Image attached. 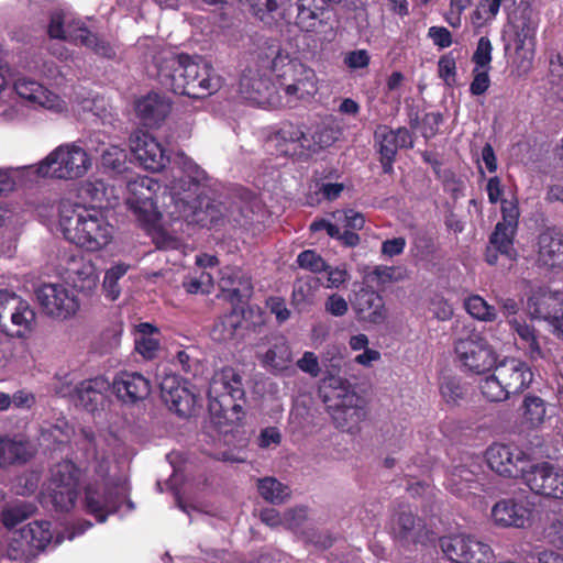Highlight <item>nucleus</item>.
<instances>
[{
  "label": "nucleus",
  "instance_id": "nucleus-36",
  "mask_svg": "<svg viewBox=\"0 0 563 563\" xmlns=\"http://www.w3.org/2000/svg\"><path fill=\"white\" fill-rule=\"evenodd\" d=\"M243 322V309L234 307L229 313H225L216 320L210 331V335L213 341L220 343L242 339L244 334Z\"/></svg>",
  "mask_w": 563,
  "mask_h": 563
},
{
  "label": "nucleus",
  "instance_id": "nucleus-46",
  "mask_svg": "<svg viewBox=\"0 0 563 563\" xmlns=\"http://www.w3.org/2000/svg\"><path fill=\"white\" fill-rule=\"evenodd\" d=\"M257 489L260 495L268 503L274 505L284 504L291 495V490L275 477H264L258 479Z\"/></svg>",
  "mask_w": 563,
  "mask_h": 563
},
{
  "label": "nucleus",
  "instance_id": "nucleus-19",
  "mask_svg": "<svg viewBox=\"0 0 563 563\" xmlns=\"http://www.w3.org/2000/svg\"><path fill=\"white\" fill-rule=\"evenodd\" d=\"M129 143L134 157L145 169L161 172L169 161L161 144L145 131H134Z\"/></svg>",
  "mask_w": 563,
  "mask_h": 563
},
{
  "label": "nucleus",
  "instance_id": "nucleus-53",
  "mask_svg": "<svg viewBox=\"0 0 563 563\" xmlns=\"http://www.w3.org/2000/svg\"><path fill=\"white\" fill-rule=\"evenodd\" d=\"M48 497L55 509L60 511H69L75 506L78 488L67 487L57 488L56 486L48 485Z\"/></svg>",
  "mask_w": 563,
  "mask_h": 563
},
{
  "label": "nucleus",
  "instance_id": "nucleus-58",
  "mask_svg": "<svg viewBox=\"0 0 563 563\" xmlns=\"http://www.w3.org/2000/svg\"><path fill=\"white\" fill-rule=\"evenodd\" d=\"M316 287L317 279L314 277L308 276L306 278L297 279L292 289L294 302L297 305L312 302Z\"/></svg>",
  "mask_w": 563,
  "mask_h": 563
},
{
  "label": "nucleus",
  "instance_id": "nucleus-30",
  "mask_svg": "<svg viewBox=\"0 0 563 563\" xmlns=\"http://www.w3.org/2000/svg\"><path fill=\"white\" fill-rule=\"evenodd\" d=\"M34 539L33 521H27L20 529L10 530L7 549L8 558L13 561H31L35 555Z\"/></svg>",
  "mask_w": 563,
  "mask_h": 563
},
{
  "label": "nucleus",
  "instance_id": "nucleus-32",
  "mask_svg": "<svg viewBox=\"0 0 563 563\" xmlns=\"http://www.w3.org/2000/svg\"><path fill=\"white\" fill-rule=\"evenodd\" d=\"M169 111V101L158 93H148L135 103L137 117L142 123L148 128H155L163 122Z\"/></svg>",
  "mask_w": 563,
  "mask_h": 563
},
{
  "label": "nucleus",
  "instance_id": "nucleus-14",
  "mask_svg": "<svg viewBox=\"0 0 563 563\" xmlns=\"http://www.w3.org/2000/svg\"><path fill=\"white\" fill-rule=\"evenodd\" d=\"M536 265L545 271H563V231L555 225L540 230L536 239Z\"/></svg>",
  "mask_w": 563,
  "mask_h": 563
},
{
  "label": "nucleus",
  "instance_id": "nucleus-45",
  "mask_svg": "<svg viewBox=\"0 0 563 563\" xmlns=\"http://www.w3.org/2000/svg\"><path fill=\"white\" fill-rule=\"evenodd\" d=\"M79 468L71 461H62L51 470L49 484L57 488H78Z\"/></svg>",
  "mask_w": 563,
  "mask_h": 563
},
{
  "label": "nucleus",
  "instance_id": "nucleus-29",
  "mask_svg": "<svg viewBox=\"0 0 563 563\" xmlns=\"http://www.w3.org/2000/svg\"><path fill=\"white\" fill-rule=\"evenodd\" d=\"M110 389V382L97 376L81 382L75 389L74 402L87 411L93 412L102 405L104 394Z\"/></svg>",
  "mask_w": 563,
  "mask_h": 563
},
{
  "label": "nucleus",
  "instance_id": "nucleus-24",
  "mask_svg": "<svg viewBox=\"0 0 563 563\" xmlns=\"http://www.w3.org/2000/svg\"><path fill=\"white\" fill-rule=\"evenodd\" d=\"M532 505L525 499H501L492 508V517L501 527L525 528L531 519Z\"/></svg>",
  "mask_w": 563,
  "mask_h": 563
},
{
  "label": "nucleus",
  "instance_id": "nucleus-55",
  "mask_svg": "<svg viewBox=\"0 0 563 563\" xmlns=\"http://www.w3.org/2000/svg\"><path fill=\"white\" fill-rule=\"evenodd\" d=\"M497 378V372L494 369V374L487 377L481 385L483 396L489 401H504L510 397V391L504 388Z\"/></svg>",
  "mask_w": 563,
  "mask_h": 563
},
{
  "label": "nucleus",
  "instance_id": "nucleus-7",
  "mask_svg": "<svg viewBox=\"0 0 563 563\" xmlns=\"http://www.w3.org/2000/svg\"><path fill=\"white\" fill-rule=\"evenodd\" d=\"M501 221H499L489 236V245L485 251V261L489 265H496L498 255L506 257L509 262L517 258V251L514 247V240L518 229L519 208L514 201L501 200Z\"/></svg>",
  "mask_w": 563,
  "mask_h": 563
},
{
  "label": "nucleus",
  "instance_id": "nucleus-16",
  "mask_svg": "<svg viewBox=\"0 0 563 563\" xmlns=\"http://www.w3.org/2000/svg\"><path fill=\"white\" fill-rule=\"evenodd\" d=\"M37 302L44 314L57 319H67L79 309L78 300L56 284L42 285L37 289Z\"/></svg>",
  "mask_w": 563,
  "mask_h": 563
},
{
  "label": "nucleus",
  "instance_id": "nucleus-57",
  "mask_svg": "<svg viewBox=\"0 0 563 563\" xmlns=\"http://www.w3.org/2000/svg\"><path fill=\"white\" fill-rule=\"evenodd\" d=\"M13 80V89L18 97L22 100L33 103L35 101V79L32 74H23L16 71Z\"/></svg>",
  "mask_w": 563,
  "mask_h": 563
},
{
  "label": "nucleus",
  "instance_id": "nucleus-49",
  "mask_svg": "<svg viewBox=\"0 0 563 563\" xmlns=\"http://www.w3.org/2000/svg\"><path fill=\"white\" fill-rule=\"evenodd\" d=\"M277 134L284 142L290 145V148H286L284 151L285 154L298 157L306 155L303 150V139H306L307 133L303 132L299 125L285 123Z\"/></svg>",
  "mask_w": 563,
  "mask_h": 563
},
{
  "label": "nucleus",
  "instance_id": "nucleus-38",
  "mask_svg": "<svg viewBox=\"0 0 563 563\" xmlns=\"http://www.w3.org/2000/svg\"><path fill=\"white\" fill-rule=\"evenodd\" d=\"M483 477L466 466H456L449 476V489L460 496L476 495L483 490Z\"/></svg>",
  "mask_w": 563,
  "mask_h": 563
},
{
  "label": "nucleus",
  "instance_id": "nucleus-62",
  "mask_svg": "<svg viewBox=\"0 0 563 563\" xmlns=\"http://www.w3.org/2000/svg\"><path fill=\"white\" fill-rule=\"evenodd\" d=\"M297 263L301 268L309 269L313 273H320L329 268L325 261L312 250L301 252L298 255Z\"/></svg>",
  "mask_w": 563,
  "mask_h": 563
},
{
  "label": "nucleus",
  "instance_id": "nucleus-33",
  "mask_svg": "<svg viewBox=\"0 0 563 563\" xmlns=\"http://www.w3.org/2000/svg\"><path fill=\"white\" fill-rule=\"evenodd\" d=\"M220 288L227 292V298L232 302H244L251 297L253 286L251 278L240 269L227 267L221 272Z\"/></svg>",
  "mask_w": 563,
  "mask_h": 563
},
{
  "label": "nucleus",
  "instance_id": "nucleus-54",
  "mask_svg": "<svg viewBox=\"0 0 563 563\" xmlns=\"http://www.w3.org/2000/svg\"><path fill=\"white\" fill-rule=\"evenodd\" d=\"M264 361L274 368H285L291 361V351L286 341L280 338L265 353Z\"/></svg>",
  "mask_w": 563,
  "mask_h": 563
},
{
  "label": "nucleus",
  "instance_id": "nucleus-15",
  "mask_svg": "<svg viewBox=\"0 0 563 563\" xmlns=\"http://www.w3.org/2000/svg\"><path fill=\"white\" fill-rule=\"evenodd\" d=\"M489 467L506 477H522L530 463L528 455L519 448L494 444L486 451Z\"/></svg>",
  "mask_w": 563,
  "mask_h": 563
},
{
  "label": "nucleus",
  "instance_id": "nucleus-20",
  "mask_svg": "<svg viewBox=\"0 0 563 563\" xmlns=\"http://www.w3.org/2000/svg\"><path fill=\"white\" fill-rule=\"evenodd\" d=\"M239 92L245 100L260 106L274 103V85L271 77L257 66L246 67L239 81Z\"/></svg>",
  "mask_w": 563,
  "mask_h": 563
},
{
  "label": "nucleus",
  "instance_id": "nucleus-5",
  "mask_svg": "<svg viewBox=\"0 0 563 563\" xmlns=\"http://www.w3.org/2000/svg\"><path fill=\"white\" fill-rule=\"evenodd\" d=\"M91 159L75 144L60 145L37 164V175L56 179H77L87 174Z\"/></svg>",
  "mask_w": 563,
  "mask_h": 563
},
{
  "label": "nucleus",
  "instance_id": "nucleus-28",
  "mask_svg": "<svg viewBox=\"0 0 563 563\" xmlns=\"http://www.w3.org/2000/svg\"><path fill=\"white\" fill-rule=\"evenodd\" d=\"M9 305L12 311L2 332L22 339L31 336L35 330V310L21 297L13 299Z\"/></svg>",
  "mask_w": 563,
  "mask_h": 563
},
{
  "label": "nucleus",
  "instance_id": "nucleus-47",
  "mask_svg": "<svg viewBox=\"0 0 563 563\" xmlns=\"http://www.w3.org/2000/svg\"><path fill=\"white\" fill-rule=\"evenodd\" d=\"M69 40L91 48L96 54L111 58L114 55L111 46L91 33L86 26H80L74 33H69Z\"/></svg>",
  "mask_w": 563,
  "mask_h": 563
},
{
  "label": "nucleus",
  "instance_id": "nucleus-18",
  "mask_svg": "<svg viewBox=\"0 0 563 563\" xmlns=\"http://www.w3.org/2000/svg\"><path fill=\"white\" fill-rule=\"evenodd\" d=\"M374 137L379 146L380 163L385 173H391L393 163L399 148L413 147V136L407 128L393 130L388 125H378Z\"/></svg>",
  "mask_w": 563,
  "mask_h": 563
},
{
  "label": "nucleus",
  "instance_id": "nucleus-37",
  "mask_svg": "<svg viewBox=\"0 0 563 563\" xmlns=\"http://www.w3.org/2000/svg\"><path fill=\"white\" fill-rule=\"evenodd\" d=\"M85 245L87 251L96 252L107 246L111 241V227L104 221L102 216L91 209L89 210L88 222L84 231Z\"/></svg>",
  "mask_w": 563,
  "mask_h": 563
},
{
  "label": "nucleus",
  "instance_id": "nucleus-25",
  "mask_svg": "<svg viewBox=\"0 0 563 563\" xmlns=\"http://www.w3.org/2000/svg\"><path fill=\"white\" fill-rule=\"evenodd\" d=\"M527 309L531 317L547 320L555 329L563 311V297L547 288H538L528 298Z\"/></svg>",
  "mask_w": 563,
  "mask_h": 563
},
{
  "label": "nucleus",
  "instance_id": "nucleus-41",
  "mask_svg": "<svg viewBox=\"0 0 563 563\" xmlns=\"http://www.w3.org/2000/svg\"><path fill=\"white\" fill-rule=\"evenodd\" d=\"M34 514L35 507L31 503L19 500L4 507L0 514V519L10 531L26 525L25 521L30 520Z\"/></svg>",
  "mask_w": 563,
  "mask_h": 563
},
{
  "label": "nucleus",
  "instance_id": "nucleus-48",
  "mask_svg": "<svg viewBox=\"0 0 563 563\" xmlns=\"http://www.w3.org/2000/svg\"><path fill=\"white\" fill-rule=\"evenodd\" d=\"M336 140V132L328 125H317L311 135L303 139L305 154L318 153L323 148L331 146Z\"/></svg>",
  "mask_w": 563,
  "mask_h": 563
},
{
  "label": "nucleus",
  "instance_id": "nucleus-11",
  "mask_svg": "<svg viewBox=\"0 0 563 563\" xmlns=\"http://www.w3.org/2000/svg\"><path fill=\"white\" fill-rule=\"evenodd\" d=\"M161 188L159 183L150 177H137L128 183L126 205L144 223H154L158 219L155 198Z\"/></svg>",
  "mask_w": 563,
  "mask_h": 563
},
{
  "label": "nucleus",
  "instance_id": "nucleus-9",
  "mask_svg": "<svg viewBox=\"0 0 563 563\" xmlns=\"http://www.w3.org/2000/svg\"><path fill=\"white\" fill-rule=\"evenodd\" d=\"M389 533L393 540L401 548L424 544L431 531L424 520L413 514L407 506L398 507L390 518Z\"/></svg>",
  "mask_w": 563,
  "mask_h": 563
},
{
  "label": "nucleus",
  "instance_id": "nucleus-34",
  "mask_svg": "<svg viewBox=\"0 0 563 563\" xmlns=\"http://www.w3.org/2000/svg\"><path fill=\"white\" fill-rule=\"evenodd\" d=\"M250 12L266 25H274L279 20H287L292 15L290 0H244Z\"/></svg>",
  "mask_w": 563,
  "mask_h": 563
},
{
  "label": "nucleus",
  "instance_id": "nucleus-63",
  "mask_svg": "<svg viewBox=\"0 0 563 563\" xmlns=\"http://www.w3.org/2000/svg\"><path fill=\"white\" fill-rule=\"evenodd\" d=\"M493 46L488 37L482 36L477 42V47L472 56L475 67L490 69Z\"/></svg>",
  "mask_w": 563,
  "mask_h": 563
},
{
  "label": "nucleus",
  "instance_id": "nucleus-8",
  "mask_svg": "<svg viewBox=\"0 0 563 563\" xmlns=\"http://www.w3.org/2000/svg\"><path fill=\"white\" fill-rule=\"evenodd\" d=\"M442 552L455 563H490L493 550L488 543L471 534H453L440 538Z\"/></svg>",
  "mask_w": 563,
  "mask_h": 563
},
{
  "label": "nucleus",
  "instance_id": "nucleus-61",
  "mask_svg": "<svg viewBox=\"0 0 563 563\" xmlns=\"http://www.w3.org/2000/svg\"><path fill=\"white\" fill-rule=\"evenodd\" d=\"M225 210L224 219L239 225L245 224L244 221L247 220L252 213L249 203L242 199L232 201Z\"/></svg>",
  "mask_w": 563,
  "mask_h": 563
},
{
  "label": "nucleus",
  "instance_id": "nucleus-39",
  "mask_svg": "<svg viewBox=\"0 0 563 563\" xmlns=\"http://www.w3.org/2000/svg\"><path fill=\"white\" fill-rule=\"evenodd\" d=\"M363 402L364 401L362 397L350 398L347 404L339 406V408H334L328 412L332 417L336 428L342 430H351L365 418V409Z\"/></svg>",
  "mask_w": 563,
  "mask_h": 563
},
{
  "label": "nucleus",
  "instance_id": "nucleus-51",
  "mask_svg": "<svg viewBox=\"0 0 563 563\" xmlns=\"http://www.w3.org/2000/svg\"><path fill=\"white\" fill-rule=\"evenodd\" d=\"M34 174L32 166L0 168V195L12 191L24 184L27 176Z\"/></svg>",
  "mask_w": 563,
  "mask_h": 563
},
{
  "label": "nucleus",
  "instance_id": "nucleus-60",
  "mask_svg": "<svg viewBox=\"0 0 563 563\" xmlns=\"http://www.w3.org/2000/svg\"><path fill=\"white\" fill-rule=\"evenodd\" d=\"M37 106L55 113H62L66 110L65 101L41 85L37 86Z\"/></svg>",
  "mask_w": 563,
  "mask_h": 563
},
{
  "label": "nucleus",
  "instance_id": "nucleus-10",
  "mask_svg": "<svg viewBox=\"0 0 563 563\" xmlns=\"http://www.w3.org/2000/svg\"><path fill=\"white\" fill-rule=\"evenodd\" d=\"M159 387L162 400L178 417L189 418L199 410V395L195 393L194 386L177 375H165Z\"/></svg>",
  "mask_w": 563,
  "mask_h": 563
},
{
  "label": "nucleus",
  "instance_id": "nucleus-26",
  "mask_svg": "<svg viewBox=\"0 0 563 563\" xmlns=\"http://www.w3.org/2000/svg\"><path fill=\"white\" fill-rule=\"evenodd\" d=\"M318 393L325 405L327 411L347 404L350 398L361 397L349 379L333 374H329L321 379Z\"/></svg>",
  "mask_w": 563,
  "mask_h": 563
},
{
  "label": "nucleus",
  "instance_id": "nucleus-35",
  "mask_svg": "<svg viewBox=\"0 0 563 563\" xmlns=\"http://www.w3.org/2000/svg\"><path fill=\"white\" fill-rule=\"evenodd\" d=\"M250 12L266 25H274L279 20H287L292 15L290 0H244Z\"/></svg>",
  "mask_w": 563,
  "mask_h": 563
},
{
  "label": "nucleus",
  "instance_id": "nucleus-27",
  "mask_svg": "<svg viewBox=\"0 0 563 563\" xmlns=\"http://www.w3.org/2000/svg\"><path fill=\"white\" fill-rule=\"evenodd\" d=\"M89 210L81 205L64 203L60 209L59 224L67 241L76 246L85 245L84 231L88 222Z\"/></svg>",
  "mask_w": 563,
  "mask_h": 563
},
{
  "label": "nucleus",
  "instance_id": "nucleus-40",
  "mask_svg": "<svg viewBox=\"0 0 563 563\" xmlns=\"http://www.w3.org/2000/svg\"><path fill=\"white\" fill-rule=\"evenodd\" d=\"M85 507L99 522L106 521L108 514L118 511V503L112 499L111 489L99 493L91 486L86 488Z\"/></svg>",
  "mask_w": 563,
  "mask_h": 563
},
{
  "label": "nucleus",
  "instance_id": "nucleus-3",
  "mask_svg": "<svg viewBox=\"0 0 563 563\" xmlns=\"http://www.w3.org/2000/svg\"><path fill=\"white\" fill-rule=\"evenodd\" d=\"M205 179V172L197 165L189 163L188 169L178 177L173 185V200L177 218H183L200 227H214L223 222L224 213L221 206L207 202L203 207L194 205V196L199 191L200 183Z\"/></svg>",
  "mask_w": 563,
  "mask_h": 563
},
{
  "label": "nucleus",
  "instance_id": "nucleus-23",
  "mask_svg": "<svg viewBox=\"0 0 563 563\" xmlns=\"http://www.w3.org/2000/svg\"><path fill=\"white\" fill-rule=\"evenodd\" d=\"M110 389L119 400L134 405L151 394V383L137 372H120L110 383Z\"/></svg>",
  "mask_w": 563,
  "mask_h": 563
},
{
  "label": "nucleus",
  "instance_id": "nucleus-59",
  "mask_svg": "<svg viewBox=\"0 0 563 563\" xmlns=\"http://www.w3.org/2000/svg\"><path fill=\"white\" fill-rule=\"evenodd\" d=\"M128 266L124 264H118L106 272L103 280V290L107 292V297L111 300H115L120 295V287L118 282L125 275Z\"/></svg>",
  "mask_w": 563,
  "mask_h": 563
},
{
  "label": "nucleus",
  "instance_id": "nucleus-17",
  "mask_svg": "<svg viewBox=\"0 0 563 563\" xmlns=\"http://www.w3.org/2000/svg\"><path fill=\"white\" fill-rule=\"evenodd\" d=\"M296 25L305 32H322L327 27L333 30V9L317 0H296L291 5Z\"/></svg>",
  "mask_w": 563,
  "mask_h": 563
},
{
  "label": "nucleus",
  "instance_id": "nucleus-50",
  "mask_svg": "<svg viewBox=\"0 0 563 563\" xmlns=\"http://www.w3.org/2000/svg\"><path fill=\"white\" fill-rule=\"evenodd\" d=\"M522 419L530 428H537L543 423L545 418V405L542 398L533 395H527L523 399Z\"/></svg>",
  "mask_w": 563,
  "mask_h": 563
},
{
  "label": "nucleus",
  "instance_id": "nucleus-6",
  "mask_svg": "<svg viewBox=\"0 0 563 563\" xmlns=\"http://www.w3.org/2000/svg\"><path fill=\"white\" fill-rule=\"evenodd\" d=\"M454 351L462 366L470 373L482 375L497 363L493 346L474 329L463 328L454 342Z\"/></svg>",
  "mask_w": 563,
  "mask_h": 563
},
{
  "label": "nucleus",
  "instance_id": "nucleus-13",
  "mask_svg": "<svg viewBox=\"0 0 563 563\" xmlns=\"http://www.w3.org/2000/svg\"><path fill=\"white\" fill-rule=\"evenodd\" d=\"M352 310L358 322L372 325L385 323L389 317L383 296L369 286L362 285L349 297Z\"/></svg>",
  "mask_w": 563,
  "mask_h": 563
},
{
  "label": "nucleus",
  "instance_id": "nucleus-31",
  "mask_svg": "<svg viewBox=\"0 0 563 563\" xmlns=\"http://www.w3.org/2000/svg\"><path fill=\"white\" fill-rule=\"evenodd\" d=\"M33 456L31 442L23 435L0 438V467L23 465Z\"/></svg>",
  "mask_w": 563,
  "mask_h": 563
},
{
  "label": "nucleus",
  "instance_id": "nucleus-2",
  "mask_svg": "<svg viewBox=\"0 0 563 563\" xmlns=\"http://www.w3.org/2000/svg\"><path fill=\"white\" fill-rule=\"evenodd\" d=\"M208 397L210 421L220 433L228 434L241 424L245 390L234 368L225 367L212 379Z\"/></svg>",
  "mask_w": 563,
  "mask_h": 563
},
{
  "label": "nucleus",
  "instance_id": "nucleus-44",
  "mask_svg": "<svg viewBox=\"0 0 563 563\" xmlns=\"http://www.w3.org/2000/svg\"><path fill=\"white\" fill-rule=\"evenodd\" d=\"M76 444L87 462H97L100 467L102 466L104 452L95 431L89 428H81L77 434Z\"/></svg>",
  "mask_w": 563,
  "mask_h": 563
},
{
  "label": "nucleus",
  "instance_id": "nucleus-4",
  "mask_svg": "<svg viewBox=\"0 0 563 563\" xmlns=\"http://www.w3.org/2000/svg\"><path fill=\"white\" fill-rule=\"evenodd\" d=\"M272 69L276 74L279 87L288 98V103L306 100L317 92L314 70L297 59H291L280 49L272 60Z\"/></svg>",
  "mask_w": 563,
  "mask_h": 563
},
{
  "label": "nucleus",
  "instance_id": "nucleus-52",
  "mask_svg": "<svg viewBox=\"0 0 563 563\" xmlns=\"http://www.w3.org/2000/svg\"><path fill=\"white\" fill-rule=\"evenodd\" d=\"M102 166L115 175H122L129 170L128 154L118 146L106 150L101 156Z\"/></svg>",
  "mask_w": 563,
  "mask_h": 563
},
{
  "label": "nucleus",
  "instance_id": "nucleus-1",
  "mask_svg": "<svg viewBox=\"0 0 563 563\" xmlns=\"http://www.w3.org/2000/svg\"><path fill=\"white\" fill-rule=\"evenodd\" d=\"M159 77L173 92L195 99L206 98L221 87L220 77L208 63L194 60L186 54L165 58Z\"/></svg>",
  "mask_w": 563,
  "mask_h": 563
},
{
  "label": "nucleus",
  "instance_id": "nucleus-21",
  "mask_svg": "<svg viewBox=\"0 0 563 563\" xmlns=\"http://www.w3.org/2000/svg\"><path fill=\"white\" fill-rule=\"evenodd\" d=\"M63 276L67 284L85 296H90L99 283L95 265L80 254L70 255L65 260Z\"/></svg>",
  "mask_w": 563,
  "mask_h": 563
},
{
  "label": "nucleus",
  "instance_id": "nucleus-12",
  "mask_svg": "<svg viewBox=\"0 0 563 563\" xmlns=\"http://www.w3.org/2000/svg\"><path fill=\"white\" fill-rule=\"evenodd\" d=\"M523 482L537 495L563 499V468L549 462L530 464Z\"/></svg>",
  "mask_w": 563,
  "mask_h": 563
},
{
  "label": "nucleus",
  "instance_id": "nucleus-22",
  "mask_svg": "<svg viewBox=\"0 0 563 563\" xmlns=\"http://www.w3.org/2000/svg\"><path fill=\"white\" fill-rule=\"evenodd\" d=\"M494 369L504 388H507L511 395L522 393L533 380V373L529 365L516 357H506L496 363Z\"/></svg>",
  "mask_w": 563,
  "mask_h": 563
},
{
  "label": "nucleus",
  "instance_id": "nucleus-56",
  "mask_svg": "<svg viewBox=\"0 0 563 563\" xmlns=\"http://www.w3.org/2000/svg\"><path fill=\"white\" fill-rule=\"evenodd\" d=\"M465 308L467 312L483 321H493L496 319L495 308L489 306L482 297L472 296L465 300Z\"/></svg>",
  "mask_w": 563,
  "mask_h": 563
},
{
  "label": "nucleus",
  "instance_id": "nucleus-42",
  "mask_svg": "<svg viewBox=\"0 0 563 563\" xmlns=\"http://www.w3.org/2000/svg\"><path fill=\"white\" fill-rule=\"evenodd\" d=\"M510 329L517 333L528 351L531 360L543 358L542 349L538 342L537 333L533 327L529 325L523 319L512 317L508 320Z\"/></svg>",
  "mask_w": 563,
  "mask_h": 563
},
{
  "label": "nucleus",
  "instance_id": "nucleus-64",
  "mask_svg": "<svg viewBox=\"0 0 563 563\" xmlns=\"http://www.w3.org/2000/svg\"><path fill=\"white\" fill-rule=\"evenodd\" d=\"M441 394L448 404H456L464 395V389L454 377H445L440 386Z\"/></svg>",
  "mask_w": 563,
  "mask_h": 563
},
{
  "label": "nucleus",
  "instance_id": "nucleus-43",
  "mask_svg": "<svg viewBox=\"0 0 563 563\" xmlns=\"http://www.w3.org/2000/svg\"><path fill=\"white\" fill-rule=\"evenodd\" d=\"M404 278L405 275L400 268L379 265L364 273L363 285L379 291L383 290L387 284L396 283Z\"/></svg>",
  "mask_w": 563,
  "mask_h": 563
}]
</instances>
